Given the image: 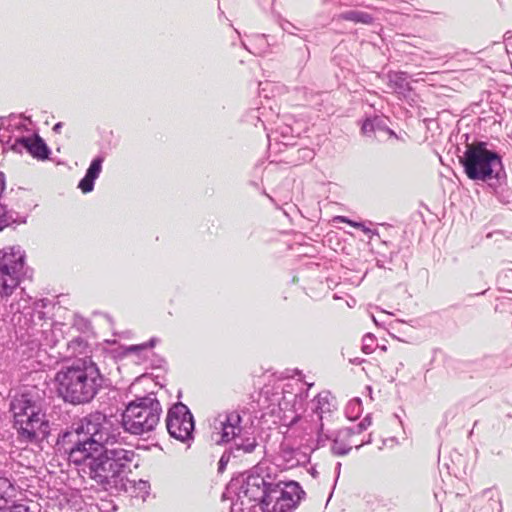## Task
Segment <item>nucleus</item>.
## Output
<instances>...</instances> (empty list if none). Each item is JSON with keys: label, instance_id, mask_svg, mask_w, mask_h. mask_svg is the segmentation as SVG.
Listing matches in <instances>:
<instances>
[{"label": "nucleus", "instance_id": "nucleus-1", "mask_svg": "<svg viewBox=\"0 0 512 512\" xmlns=\"http://www.w3.org/2000/svg\"><path fill=\"white\" fill-rule=\"evenodd\" d=\"M74 434L87 436L90 445H94L99 453L102 452L103 448L121 444L119 441L121 431L118 421L107 418L101 413L89 415L74 424L71 430L65 434V437H72Z\"/></svg>", "mask_w": 512, "mask_h": 512}, {"label": "nucleus", "instance_id": "nucleus-2", "mask_svg": "<svg viewBox=\"0 0 512 512\" xmlns=\"http://www.w3.org/2000/svg\"><path fill=\"white\" fill-rule=\"evenodd\" d=\"M138 455L132 449H126L121 444L106 447L98 454V460L92 461L91 479L100 485H108L122 473L131 471V466L137 464Z\"/></svg>", "mask_w": 512, "mask_h": 512}, {"label": "nucleus", "instance_id": "nucleus-3", "mask_svg": "<svg viewBox=\"0 0 512 512\" xmlns=\"http://www.w3.org/2000/svg\"><path fill=\"white\" fill-rule=\"evenodd\" d=\"M162 407L151 395L130 402L122 414L124 429L134 435L153 431L160 421Z\"/></svg>", "mask_w": 512, "mask_h": 512}, {"label": "nucleus", "instance_id": "nucleus-4", "mask_svg": "<svg viewBox=\"0 0 512 512\" xmlns=\"http://www.w3.org/2000/svg\"><path fill=\"white\" fill-rule=\"evenodd\" d=\"M467 177L471 180L487 181L497 177V169L501 168L500 156L487 149L485 142H474L466 145V150L460 158Z\"/></svg>", "mask_w": 512, "mask_h": 512}, {"label": "nucleus", "instance_id": "nucleus-5", "mask_svg": "<svg viewBox=\"0 0 512 512\" xmlns=\"http://www.w3.org/2000/svg\"><path fill=\"white\" fill-rule=\"evenodd\" d=\"M305 491L296 481L269 483L261 496L262 512H293L305 498Z\"/></svg>", "mask_w": 512, "mask_h": 512}, {"label": "nucleus", "instance_id": "nucleus-6", "mask_svg": "<svg viewBox=\"0 0 512 512\" xmlns=\"http://www.w3.org/2000/svg\"><path fill=\"white\" fill-rule=\"evenodd\" d=\"M24 266V254L19 248L0 251V297L7 298L20 284Z\"/></svg>", "mask_w": 512, "mask_h": 512}, {"label": "nucleus", "instance_id": "nucleus-7", "mask_svg": "<svg viewBox=\"0 0 512 512\" xmlns=\"http://www.w3.org/2000/svg\"><path fill=\"white\" fill-rule=\"evenodd\" d=\"M18 419L14 421V425L18 430L20 437L26 441L43 439L49 435V422L45 414L42 412L41 405H32V410L28 416L20 405L16 406Z\"/></svg>", "mask_w": 512, "mask_h": 512}, {"label": "nucleus", "instance_id": "nucleus-8", "mask_svg": "<svg viewBox=\"0 0 512 512\" xmlns=\"http://www.w3.org/2000/svg\"><path fill=\"white\" fill-rule=\"evenodd\" d=\"M166 427L173 438L180 441L190 439L194 431V419L188 407L182 403L173 405L167 414Z\"/></svg>", "mask_w": 512, "mask_h": 512}, {"label": "nucleus", "instance_id": "nucleus-9", "mask_svg": "<svg viewBox=\"0 0 512 512\" xmlns=\"http://www.w3.org/2000/svg\"><path fill=\"white\" fill-rule=\"evenodd\" d=\"M100 378L98 367L92 361L80 360L72 366L64 367L55 375L57 384H95Z\"/></svg>", "mask_w": 512, "mask_h": 512}, {"label": "nucleus", "instance_id": "nucleus-10", "mask_svg": "<svg viewBox=\"0 0 512 512\" xmlns=\"http://www.w3.org/2000/svg\"><path fill=\"white\" fill-rule=\"evenodd\" d=\"M71 440L75 438V446L69 452V461L75 465H83L82 471L91 477L92 461L98 460V450L94 445H90L87 436L73 435L69 437Z\"/></svg>", "mask_w": 512, "mask_h": 512}, {"label": "nucleus", "instance_id": "nucleus-11", "mask_svg": "<svg viewBox=\"0 0 512 512\" xmlns=\"http://www.w3.org/2000/svg\"><path fill=\"white\" fill-rule=\"evenodd\" d=\"M241 421L242 417L236 410L226 413L223 419L220 415L215 421V430H219L213 433L219 435V438H215V441L217 443H228L239 436L242 431Z\"/></svg>", "mask_w": 512, "mask_h": 512}, {"label": "nucleus", "instance_id": "nucleus-12", "mask_svg": "<svg viewBox=\"0 0 512 512\" xmlns=\"http://www.w3.org/2000/svg\"><path fill=\"white\" fill-rule=\"evenodd\" d=\"M58 394L65 402L76 405L93 399L96 389L94 386H58Z\"/></svg>", "mask_w": 512, "mask_h": 512}, {"label": "nucleus", "instance_id": "nucleus-13", "mask_svg": "<svg viewBox=\"0 0 512 512\" xmlns=\"http://www.w3.org/2000/svg\"><path fill=\"white\" fill-rule=\"evenodd\" d=\"M268 484L260 475H248L242 484V492L250 500H256L260 494H264V489Z\"/></svg>", "mask_w": 512, "mask_h": 512}, {"label": "nucleus", "instance_id": "nucleus-14", "mask_svg": "<svg viewBox=\"0 0 512 512\" xmlns=\"http://www.w3.org/2000/svg\"><path fill=\"white\" fill-rule=\"evenodd\" d=\"M17 405H20V408L25 412V416H28L32 410V405H40V403L31 393L15 394L10 403V411L13 414L14 421L18 419Z\"/></svg>", "mask_w": 512, "mask_h": 512}, {"label": "nucleus", "instance_id": "nucleus-15", "mask_svg": "<svg viewBox=\"0 0 512 512\" xmlns=\"http://www.w3.org/2000/svg\"><path fill=\"white\" fill-rule=\"evenodd\" d=\"M22 144L33 157L38 159H46L48 157V148L40 137L25 138L22 140Z\"/></svg>", "mask_w": 512, "mask_h": 512}, {"label": "nucleus", "instance_id": "nucleus-16", "mask_svg": "<svg viewBox=\"0 0 512 512\" xmlns=\"http://www.w3.org/2000/svg\"><path fill=\"white\" fill-rule=\"evenodd\" d=\"M338 19L362 24H371L373 20L368 13L353 10L339 14Z\"/></svg>", "mask_w": 512, "mask_h": 512}, {"label": "nucleus", "instance_id": "nucleus-17", "mask_svg": "<svg viewBox=\"0 0 512 512\" xmlns=\"http://www.w3.org/2000/svg\"><path fill=\"white\" fill-rule=\"evenodd\" d=\"M258 446L257 440L255 437H248L242 440L241 443L237 444L233 451V457L238 458L241 457L242 454L252 455Z\"/></svg>", "mask_w": 512, "mask_h": 512}, {"label": "nucleus", "instance_id": "nucleus-18", "mask_svg": "<svg viewBox=\"0 0 512 512\" xmlns=\"http://www.w3.org/2000/svg\"><path fill=\"white\" fill-rule=\"evenodd\" d=\"M334 221L341 222V223H346V224H348V225H350V226H352L354 228L360 229L366 235H370L372 233V230L370 228L366 227L363 223L352 221V220L348 219L345 216H336L334 218Z\"/></svg>", "mask_w": 512, "mask_h": 512}, {"label": "nucleus", "instance_id": "nucleus-19", "mask_svg": "<svg viewBox=\"0 0 512 512\" xmlns=\"http://www.w3.org/2000/svg\"><path fill=\"white\" fill-rule=\"evenodd\" d=\"M102 162V158H96L91 162L86 172L89 178H94L96 180L99 177L102 170Z\"/></svg>", "mask_w": 512, "mask_h": 512}, {"label": "nucleus", "instance_id": "nucleus-20", "mask_svg": "<svg viewBox=\"0 0 512 512\" xmlns=\"http://www.w3.org/2000/svg\"><path fill=\"white\" fill-rule=\"evenodd\" d=\"M330 397V394L328 392H325V393H320L318 396H317V409L320 410L321 413L325 412V411H330V403L328 401Z\"/></svg>", "mask_w": 512, "mask_h": 512}, {"label": "nucleus", "instance_id": "nucleus-21", "mask_svg": "<svg viewBox=\"0 0 512 512\" xmlns=\"http://www.w3.org/2000/svg\"><path fill=\"white\" fill-rule=\"evenodd\" d=\"M94 181V178H89V176L86 174L84 178L79 182L78 187L83 193H89L94 188Z\"/></svg>", "mask_w": 512, "mask_h": 512}, {"label": "nucleus", "instance_id": "nucleus-22", "mask_svg": "<svg viewBox=\"0 0 512 512\" xmlns=\"http://www.w3.org/2000/svg\"><path fill=\"white\" fill-rule=\"evenodd\" d=\"M361 130H362L363 134H369V133L373 132V130H374L373 122L370 119H366L363 122Z\"/></svg>", "mask_w": 512, "mask_h": 512}, {"label": "nucleus", "instance_id": "nucleus-23", "mask_svg": "<svg viewBox=\"0 0 512 512\" xmlns=\"http://www.w3.org/2000/svg\"><path fill=\"white\" fill-rule=\"evenodd\" d=\"M9 512H34L25 504H15L13 505Z\"/></svg>", "mask_w": 512, "mask_h": 512}, {"label": "nucleus", "instance_id": "nucleus-24", "mask_svg": "<svg viewBox=\"0 0 512 512\" xmlns=\"http://www.w3.org/2000/svg\"><path fill=\"white\" fill-rule=\"evenodd\" d=\"M370 425H371V419H370V418H368V417H366V418H364V419L359 423V425H358V426H359L360 430H364V429H366V428H367L368 426H370Z\"/></svg>", "mask_w": 512, "mask_h": 512}, {"label": "nucleus", "instance_id": "nucleus-25", "mask_svg": "<svg viewBox=\"0 0 512 512\" xmlns=\"http://www.w3.org/2000/svg\"><path fill=\"white\" fill-rule=\"evenodd\" d=\"M229 461V456H225V455H222V457L220 458L219 460V470H223L225 465L228 463Z\"/></svg>", "mask_w": 512, "mask_h": 512}, {"label": "nucleus", "instance_id": "nucleus-26", "mask_svg": "<svg viewBox=\"0 0 512 512\" xmlns=\"http://www.w3.org/2000/svg\"><path fill=\"white\" fill-rule=\"evenodd\" d=\"M71 344L72 345H79V346L82 345V344L86 345V343H84V341L82 339H80V338L72 340Z\"/></svg>", "mask_w": 512, "mask_h": 512}, {"label": "nucleus", "instance_id": "nucleus-27", "mask_svg": "<svg viewBox=\"0 0 512 512\" xmlns=\"http://www.w3.org/2000/svg\"><path fill=\"white\" fill-rule=\"evenodd\" d=\"M2 229V222L0 221V230Z\"/></svg>", "mask_w": 512, "mask_h": 512}]
</instances>
